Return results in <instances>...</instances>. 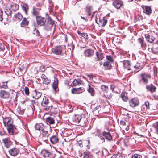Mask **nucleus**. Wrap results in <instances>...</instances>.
I'll return each instance as SVG.
<instances>
[{
	"label": "nucleus",
	"instance_id": "f257e3e1",
	"mask_svg": "<svg viewBox=\"0 0 158 158\" xmlns=\"http://www.w3.org/2000/svg\"><path fill=\"white\" fill-rule=\"evenodd\" d=\"M52 52L57 55L65 56L66 55L65 49L64 46H56L52 49Z\"/></svg>",
	"mask_w": 158,
	"mask_h": 158
},
{
	"label": "nucleus",
	"instance_id": "f03ea898",
	"mask_svg": "<svg viewBox=\"0 0 158 158\" xmlns=\"http://www.w3.org/2000/svg\"><path fill=\"white\" fill-rule=\"evenodd\" d=\"M151 78V76L148 73H144L140 75V79L139 81V85H146L148 82V80Z\"/></svg>",
	"mask_w": 158,
	"mask_h": 158
},
{
	"label": "nucleus",
	"instance_id": "7ed1b4c3",
	"mask_svg": "<svg viewBox=\"0 0 158 158\" xmlns=\"http://www.w3.org/2000/svg\"><path fill=\"white\" fill-rule=\"evenodd\" d=\"M55 22L52 20L51 18L49 17L47 19V21L44 27V30L49 31L51 29L53 25L55 24Z\"/></svg>",
	"mask_w": 158,
	"mask_h": 158
},
{
	"label": "nucleus",
	"instance_id": "20e7f679",
	"mask_svg": "<svg viewBox=\"0 0 158 158\" xmlns=\"http://www.w3.org/2000/svg\"><path fill=\"white\" fill-rule=\"evenodd\" d=\"M41 154L44 158H54L56 154L50 152L46 150H43L42 151Z\"/></svg>",
	"mask_w": 158,
	"mask_h": 158
},
{
	"label": "nucleus",
	"instance_id": "39448f33",
	"mask_svg": "<svg viewBox=\"0 0 158 158\" xmlns=\"http://www.w3.org/2000/svg\"><path fill=\"white\" fill-rule=\"evenodd\" d=\"M129 103L130 106L132 108H135L138 106L139 103V99L136 98L130 99Z\"/></svg>",
	"mask_w": 158,
	"mask_h": 158
},
{
	"label": "nucleus",
	"instance_id": "423d86ee",
	"mask_svg": "<svg viewBox=\"0 0 158 158\" xmlns=\"http://www.w3.org/2000/svg\"><path fill=\"white\" fill-rule=\"evenodd\" d=\"M50 134L48 131H45L44 130H42V132L40 135V138L43 141H45L48 139Z\"/></svg>",
	"mask_w": 158,
	"mask_h": 158
},
{
	"label": "nucleus",
	"instance_id": "0eeeda50",
	"mask_svg": "<svg viewBox=\"0 0 158 158\" xmlns=\"http://www.w3.org/2000/svg\"><path fill=\"white\" fill-rule=\"evenodd\" d=\"M82 115H80L78 114L75 115L73 118V121L75 122L78 123H81L84 122V117H83Z\"/></svg>",
	"mask_w": 158,
	"mask_h": 158
},
{
	"label": "nucleus",
	"instance_id": "6e6552de",
	"mask_svg": "<svg viewBox=\"0 0 158 158\" xmlns=\"http://www.w3.org/2000/svg\"><path fill=\"white\" fill-rule=\"evenodd\" d=\"M102 135L107 141L110 142L112 140V137L110 132L109 131L107 130L103 131L102 132Z\"/></svg>",
	"mask_w": 158,
	"mask_h": 158
},
{
	"label": "nucleus",
	"instance_id": "1a4fd4ad",
	"mask_svg": "<svg viewBox=\"0 0 158 158\" xmlns=\"http://www.w3.org/2000/svg\"><path fill=\"white\" fill-rule=\"evenodd\" d=\"M8 133L10 135L16 134L17 133V131L16 128L13 124L6 127Z\"/></svg>",
	"mask_w": 158,
	"mask_h": 158
},
{
	"label": "nucleus",
	"instance_id": "9d476101",
	"mask_svg": "<svg viewBox=\"0 0 158 158\" xmlns=\"http://www.w3.org/2000/svg\"><path fill=\"white\" fill-rule=\"evenodd\" d=\"M93 9L92 6L90 5H87L85 9V11L86 13V15L87 17L92 15L91 18L93 16V15L92 14V10Z\"/></svg>",
	"mask_w": 158,
	"mask_h": 158
},
{
	"label": "nucleus",
	"instance_id": "9b49d317",
	"mask_svg": "<svg viewBox=\"0 0 158 158\" xmlns=\"http://www.w3.org/2000/svg\"><path fill=\"white\" fill-rule=\"evenodd\" d=\"M3 122L5 126L6 127L13 125V120L10 118H3Z\"/></svg>",
	"mask_w": 158,
	"mask_h": 158
},
{
	"label": "nucleus",
	"instance_id": "f8f14e48",
	"mask_svg": "<svg viewBox=\"0 0 158 158\" xmlns=\"http://www.w3.org/2000/svg\"><path fill=\"white\" fill-rule=\"evenodd\" d=\"M84 53L85 57H90L94 55V50L92 49L88 48L85 50Z\"/></svg>",
	"mask_w": 158,
	"mask_h": 158
},
{
	"label": "nucleus",
	"instance_id": "ddd939ff",
	"mask_svg": "<svg viewBox=\"0 0 158 158\" xmlns=\"http://www.w3.org/2000/svg\"><path fill=\"white\" fill-rule=\"evenodd\" d=\"M37 24L40 26H43L46 22V19L41 16H37L36 18Z\"/></svg>",
	"mask_w": 158,
	"mask_h": 158
},
{
	"label": "nucleus",
	"instance_id": "4468645a",
	"mask_svg": "<svg viewBox=\"0 0 158 158\" xmlns=\"http://www.w3.org/2000/svg\"><path fill=\"white\" fill-rule=\"evenodd\" d=\"M96 58H95L96 61H98L102 60L104 58L103 54L101 51L96 52Z\"/></svg>",
	"mask_w": 158,
	"mask_h": 158
},
{
	"label": "nucleus",
	"instance_id": "2eb2a0df",
	"mask_svg": "<svg viewBox=\"0 0 158 158\" xmlns=\"http://www.w3.org/2000/svg\"><path fill=\"white\" fill-rule=\"evenodd\" d=\"M144 35L146 40L148 42L152 43L155 39V37L151 35V33H147Z\"/></svg>",
	"mask_w": 158,
	"mask_h": 158
},
{
	"label": "nucleus",
	"instance_id": "dca6fc26",
	"mask_svg": "<svg viewBox=\"0 0 158 158\" xmlns=\"http://www.w3.org/2000/svg\"><path fill=\"white\" fill-rule=\"evenodd\" d=\"M2 141L4 143L5 146L7 148H9L12 144V142L9 138L3 139Z\"/></svg>",
	"mask_w": 158,
	"mask_h": 158
},
{
	"label": "nucleus",
	"instance_id": "f3484780",
	"mask_svg": "<svg viewBox=\"0 0 158 158\" xmlns=\"http://www.w3.org/2000/svg\"><path fill=\"white\" fill-rule=\"evenodd\" d=\"M5 12L6 14L7 17L4 18L5 20L7 21L11 17L12 10L10 8L6 7L5 10Z\"/></svg>",
	"mask_w": 158,
	"mask_h": 158
},
{
	"label": "nucleus",
	"instance_id": "a211bd4d",
	"mask_svg": "<svg viewBox=\"0 0 158 158\" xmlns=\"http://www.w3.org/2000/svg\"><path fill=\"white\" fill-rule=\"evenodd\" d=\"M10 95L8 92L2 90L0 91V97L2 98H7L9 97Z\"/></svg>",
	"mask_w": 158,
	"mask_h": 158
},
{
	"label": "nucleus",
	"instance_id": "6ab92c4d",
	"mask_svg": "<svg viewBox=\"0 0 158 158\" xmlns=\"http://www.w3.org/2000/svg\"><path fill=\"white\" fill-rule=\"evenodd\" d=\"M19 152V150L18 148L15 147H14L9 151L10 154L13 156H15L17 155L18 154Z\"/></svg>",
	"mask_w": 158,
	"mask_h": 158
},
{
	"label": "nucleus",
	"instance_id": "aec40b11",
	"mask_svg": "<svg viewBox=\"0 0 158 158\" xmlns=\"http://www.w3.org/2000/svg\"><path fill=\"white\" fill-rule=\"evenodd\" d=\"M112 4L115 7L118 9L123 5V2L120 0H115L113 1Z\"/></svg>",
	"mask_w": 158,
	"mask_h": 158
},
{
	"label": "nucleus",
	"instance_id": "412c9836",
	"mask_svg": "<svg viewBox=\"0 0 158 158\" xmlns=\"http://www.w3.org/2000/svg\"><path fill=\"white\" fill-rule=\"evenodd\" d=\"M84 91V89L80 87L78 88H73L71 90V92L73 94H78L81 93Z\"/></svg>",
	"mask_w": 158,
	"mask_h": 158
},
{
	"label": "nucleus",
	"instance_id": "4be33fe9",
	"mask_svg": "<svg viewBox=\"0 0 158 158\" xmlns=\"http://www.w3.org/2000/svg\"><path fill=\"white\" fill-rule=\"evenodd\" d=\"M58 79L55 77L54 81L52 84V87L55 92H56V91L58 90Z\"/></svg>",
	"mask_w": 158,
	"mask_h": 158
},
{
	"label": "nucleus",
	"instance_id": "5701e85b",
	"mask_svg": "<svg viewBox=\"0 0 158 158\" xmlns=\"http://www.w3.org/2000/svg\"><path fill=\"white\" fill-rule=\"evenodd\" d=\"M99 25L103 27L105 26L107 22V20L106 19L105 17H99Z\"/></svg>",
	"mask_w": 158,
	"mask_h": 158
},
{
	"label": "nucleus",
	"instance_id": "b1692460",
	"mask_svg": "<svg viewBox=\"0 0 158 158\" xmlns=\"http://www.w3.org/2000/svg\"><path fill=\"white\" fill-rule=\"evenodd\" d=\"M40 9H41L40 8H37L35 6H33L31 11L32 15L33 16H36V18L37 16H38V15L39 14V10Z\"/></svg>",
	"mask_w": 158,
	"mask_h": 158
},
{
	"label": "nucleus",
	"instance_id": "393cba45",
	"mask_svg": "<svg viewBox=\"0 0 158 158\" xmlns=\"http://www.w3.org/2000/svg\"><path fill=\"white\" fill-rule=\"evenodd\" d=\"M45 122L48 125L54 124L55 123L54 118L51 117H48L47 118L45 119Z\"/></svg>",
	"mask_w": 158,
	"mask_h": 158
},
{
	"label": "nucleus",
	"instance_id": "a878e982",
	"mask_svg": "<svg viewBox=\"0 0 158 158\" xmlns=\"http://www.w3.org/2000/svg\"><path fill=\"white\" fill-rule=\"evenodd\" d=\"M143 12L147 15H149L152 13V10L151 7L148 6H143Z\"/></svg>",
	"mask_w": 158,
	"mask_h": 158
},
{
	"label": "nucleus",
	"instance_id": "bb28decb",
	"mask_svg": "<svg viewBox=\"0 0 158 158\" xmlns=\"http://www.w3.org/2000/svg\"><path fill=\"white\" fill-rule=\"evenodd\" d=\"M146 88L147 91H149L151 93L155 92L156 89V88L152 84L146 85Z\"/></svg>",
	"mask_w": 158,
	"mask_h": 158
},
{
	"label": "nucleus",
	"instance_id": "cd10ccee",
	"mask_svg": "<svg viewBox=\"0 0 158 158\" xmlns=\"http://www.w3.org/2000/svg\"><path fill=\"white\" fill-rule=\"evenodd\" d=\"M41 95V93L38 92L36 90H35L32 94V96L33 98L36 99H38L39 98Z\"/></svg>",
	"mask_w": 158,
	"mask_h": 158
},
{
	"label": "nucleus",
	"instance_id": "c85d7f7f",
	"mask_svg": "<svg viewBox=\"0 0 158 158\" xmlns=\"http://www.w3.org/2000/svg\"><path fill=\"white\" fill-rule=\"evenodd\" d=\"M10 6V8L11 10L15 12L18 10L19 8V6L18 5L15 3L13 2L11 3Z\"/></svg>",
	"mask_w": 158,
	"mask_h": 158
},
{
	"label": "nucleus",
	"instance_id": "c756f323",
	"mask_svg": "<svg viewBox=\"0 0 158 158\" xmlns=\"http://www.w3.org/2000/svg\"><path fill=\"white\" fill-rule=\"evenodd\" d=\"M25 109L19 106L16 109V114L17 115H22L24 112Z\"/></svg>",
	"mask_w": 158,
	"mask_h": 158
},
{
	"label": "nucleus",
	"instance_id": "7c9ffc66",
	"mask_svg": "<svg viewBox=\"0 0 158 158\" xmlns=\"http://www.w3.org/2000/svg\"><path fill=\"white\" fill-rule=\"evenodd\" d=\"M51 142L53 144L57 143L58 141V138L57 135H53L50 138Z\"/></svg>",
	"mask_w": 158,
	"mask_h": 158
},
{
	"label": "nucleus",
	"instance_id": "2f4dec72",
	"mask_svg": "<svg viewBox=\"0 0 158 158\" xmlns=\"http://www.w3.org/2000/svg\"><path fill=\"white\" fill-rule=\"evenodd\" d=\"M103 66L105 69L109 70L111 68V65L110 61H106L103 64Z\"/></svg>",
	"mask_w": 158,
	"mask_h": 158
},
{
	"label": "nucleus",
	"instance_id": "473e14b6",
	"mask_svg": "<svg viewBox=\"0 0 158 158\" xmlns=\"http://www.w3.org/2000/svg\"><path fill=\"white\" fill-rule=\"evenodd\" d=\"M138 42L141 44V47L144 49L146 48V45L143 38H139L138 39Z\"/></svg>",
	"mask_w": 158,
	"mask_h": 158
},
{
	"label": "nucleus",
	"instance_id": "72a5a7b5",
	"mask_svg": "<svg viewBox=\"0 0 158 158\" xmlns=\"http://www.w3.org/2000/svg\"><path fill=\"white\" fill-rule=\"evenodd\" d=\"M43 109L46 111L51 112L52 108L53 106L52 105L48 106V105H43Z\"/></svg>",
	"mask_w": 158,
	"mask_h": 158
},
{
	"label": "nucleus",
	"instance_id": "f704fd0d",
	"mask_svg": "<svg viewBox=\"0 0 158 158\" xmlns=\"http://www.w3.org/2000/svg\"><path fill=\"white\" fill-rule=\"evenodd\" d=\"M123 66L125 68H127L128 70H130L129 68L131 65L130 61L128 60H124L123 62Z\"/></svg>",
	"mask_w": 158,
	"mask_h": 158
},
{
	"label": "nucleus",
	"instance_id": "c9c22d12",
	"mask_svg": "<svg viewBox=\"0 0 158 158\" xmlns=\"http://www.w3.org/2000/svg\"><path fill=\"white\" fill-rule=\"evenodd\" d=\"M43 125L42 124L40 123L36 124L35 126L36 130H41L42 131L43 130Z\"/></svg>",
	"mask_w": 158,
	"mask_h": 158
},
{
	"label": "nucleus",
	"instance_id": "e433bc0d",
	"mask_svg": "<svg viewBox=\"0 0 158 158\" xmlns=\"http://www.w3.org/2000/svg\"><path fill=\"white\" fill-rule=\"evenodd\" d=\"M29 21L27 20L26 18H23L22 22L20 24L21 27H23L24 26H26L28 25Z\"/></svg>",
	"mask_w": 158,
	"mask_h": 158
},
{
	"label": "nucleus",
	"instance_id": "4c0bfd02",
	"mask_svg": "<svg viewBox=\"0 0 158 158\" xmlns=\"http://www.w3.org/2000/svg\"><path fill=\"white\" fill-rule=\"evenodd\" d=\"M152 52L156 54H158V44L154 45L152 48Z\"/></svg>",
	"mask_w": 158,
	"mask_h": 158
},
{
	"label": "nucleus",
	"instance_id": "58836bf2",
	"mask_svg": "<svg viewBox=\"0 0 158 158\" xmlns=\"http://www.w3.org/2000/svg\"><path fill=\"white\" fill-rule=\"evenodd\" d=\"M134 67L136 69V70H134V72L135 73L139 72L141 69L140 64L139 63H137L134 66Z\"/></svg>",
	"mask_w": 158,
	"mask_h": 158
},
{
	"label": "nucleus",
	"instance_id": "ea45409f",
	"mask_svg": "<svg viewBox=\"0 0 158 158\" xmlns=\"http://www.w3.org/2000/svg\"><path fill=\"white\" fill-rule=\"evenodd\" d=\"M22 8L23 10L24 11L25 14L27 15L28 10V5L26 4H23L22 5Z\"/></svg>",
	"mask_w": 158,
	"mask_h": 158
},
{
	"label": "nucleus",
	"instance_id": "a19ab883",
	"mask_svg": "<svg viewBox=\"0 0 158 158\" xmlns=\"http://www.w3.org/2000/svg\"><path fill=\"white\" fill-rule=\"evenodd\" d=\"M121 98L125 102H127L128 99V96L127 93L125 92H123L121 94Z\"/></svg>",
	"mask_w": 158,
	"mask_h": 158
},
{
	"label": "nucleus",
	"instance_id": "79ce46f5",
	"mask_svg": "<svg viewBox=\"0 0 158 158\" xmlns=\"http://www.w3.org/2000/svg\"><path fill=\"white\" fill-rule=\"evenodd\" d=\"M89 89H88V92L91 94V95L92 96H94V89L91 87L89 85H88Z\"/></svg>",
	"mask_w": 158,
	"mask_h": 158
},
{
	"label": "nucleus",
	"instance_id": "37998d69",
	"mask_svg": "<svg viewBox=\"0 0 158 158\" xmlns=\"http://www.w3.org/2000/svg\"><path fill=\"white\" fill-rule=\"evenodd\" d=\"M77 33L80 36L83 37L85 39H87L88 38V35L86 33H81L80 31H77Z\"/></svg>",
	"mask_w": 158,
	"mask_h": 158
},
{
	"label": "nucleus",
	"instance_id": "c03bdc74",
	"mask_svg": "<svg viewBox=\"0 0 158 158\" xmlns=\"http://www.w3.org/2000/svg\"><path fill=\"white\" fill-rule=\"evenodd\" d=\"M142 108H144L146 110L149 108V103L148 101L146 102L142 106Z\"/></svg>",
	"mask_w": 158,
	"mask_h": 158
},
{
	"label": "nucleus",
	"instance_id": "a18cd8bd",
	"mask_svg": "<svg viewBox=\"0 0 158 158\" xmlns=\"http://www.w3.org/2000/svg\"><path fill=\"white\" fill-rule=\"evenodd\" d=\"M15 16L16 19H17L19 21H21L23 18L22 15L19 13L15 14Z\"/></svg>",
	"mask_w": 158,
	"mask_h": 158
},
{
	"label": "nucleus",
	"instance_id": "49530a36",
	"mask_svg": "<svg viewBox=\"0 0 158 158\" xmlns=\"http://www.w3.org/2000/svg\"><path fill=\"white\" fill-rule=\"evenodd\" d=\"M43 103L44 104V105H48L49 103V100L45 96H44L43 98Z\"/></svg>",
	"mask_w": 158,
	"mask_h": 158
},
{
	"label": "nucleus",
	"instance_id": "de8ad7c7",
	"mask_svg": "<svg viewBox=\"0 0 158 158\" xmlns=\"http://www.w3.org/2000/svg\"><path fill=\"white\" fill-rule=\"evenodd\" d=\"M101 89L105 92L108 91V86L104 85H101Z\"/></svg>",
	"mask_w": 158,
	"mask_h": 158
},
{
	"label": "nucleus",
	"instance_id": "09e8293b",
	"mask_svg": "<svg viewBox=\"0 0 158 158\" xmlns=\"http://www.w3.org/2000/svg\"><path fill=\"white\" fill-rule=\"evenodd\" d=\"M42 81L43 83L46 85L48 84L51 81L49 79H48L47 77Z\"/></svg>",
	"mask_w": 158,
	"mask_h": 158
},
{
	"label": "nucleus",
	"instance_id": "8fccbe9b",
	"mask_svg": "<svg viewBox=\"0 0 158 158\" xmlns=\"http://www.w3.org/2000/svg\"><path fill=\"white\" fill-rule=\"evenodd\" d=\"M104 96L108 99L110 98L112 96V95L110 93H108V91L104 93Z\"/></svg>",
	"mask_w": 158,
	"mask_h": 158
},
{
	"label": "nucleus",
	"instance_id": "3c124183",
	"mask_svg": "<svg viewBox=\"0 0 158 158\" xmlns=\"http://www.w3.org/2000/svg\"><path fill=\"white\" fill-rule=\"evenodd\" d=\"M3 12L2 9H0V21L2 22L3 20H4V18H5L3 17Z\"/></svg>",
	"mask_w": 158,
	"mask_h": 158
},
{
	"label": "nucleus",
	"instance_id": "603ef678",
	"mask_svg": "<svg viewBox=\"0 0 158 158\" xmlns=\"http://www.w3.org/2000/svg\"><path fill=\"white\" fill-rule=\"evenodd\" d=\"M153 126L155 128V131L158 134V122L155 123L153 124Z\"/></svg>",
	"mask_w": 158,
	"mask_h": 158
},
{
	"label": "nucleus",
	"instance_id": "864d4df0",
	"mask_svg": "<svg viewBox=\"0 0 158 158\" xmlns=\"http://www.w3.org/2000/svg\"><path fill=\"white\" fill-rule=\"evenodd\" d=\"M132 158H142V156L140 154H135L132 156Z\"/></svg>",
	"mask_w": 158,
	"mask_h": 158
},
{
	"label": "nucleus",
	"instance_id": "5fc2aeb1",
	"mask_svg": "<svg viewBox=\"0 0 158 158\" xmlns=\"http://www.w3.org/2000/svg\"><path fill=\"white\" fill-rule=\"evenodd\" d=\"M106 58L107 59L106 61H110V62L112 63L113 61V59L110 56H107L106 57Z\"/></svg>",
	"mask_w": 158,
	"mask_h": 158
},
{
	"label": "nucleus",
	"instance_id": "6e6d98bb",
	"mask_svg": "<svg viewBox=\"0 0 158 158\" xmlns=\"http://www.w3.org/2000/svg\"><path fill=\"white\" fill-rule=\"evenodd\" d=\"M90 154L88 152H84V154L83 156V158H90Z\"/></svg>",
	"mask_w": 158,
	"mask_h": 158
},
{
	"label": "nucleus",
	"instance_id": "4d7b16f0",
	"mask_svg": "<svg viewBox=\"0 0 158 158\" xmlns=\"http://www.w3.org/2000/svg\"><path fill=\"white\" fill-rule=\"evenodd\" d=\"M24 90L25 94L27 95H28L29 94V89L28 87H25L24 88Z\"/></svg>",
	"mask_w": 158,
	"mask_h": 158
},
{
	"label": "nucleus",
	"instance_id": "13d9d810",
	"mask_svg": "<svg viewBox=\"0 0 158 158\" xmlns=\"http://www.w3.org/2000/svg\"><path fill=\"white\" fill-rule=\"evenodd\" d=\"M5 49L4 45L3 43H0V51H3Z\"/></svg>",
	"mask_w": 158,
	"mask_h": 158
},
{
	"label": "nucleus",
	"instance_id": "bf43d9fd",
	"mask_svg": "<svg viewBox=\"0 0 158 158\" xmlns=\"http://www.w3.org/2000/svg\"><path fill=\"white\" fill-rule=\"evenodd\" d=\"M73 85L74 86H75L78 85L77 83V79L74 80L73 82Z\"/></svg>",
	"mask_w": 158,
	"mask_h": 158
},
{
	"label": "nucleus",
	"instance_id": "052dcab7",
	"mask_svg": "<svg viewBox=\"0 0 158 158\" xmlns=\"http://www.w3.org/2000/svg\"><path fill=\"white\" fill-rule=\"evenodd\" d=\"M1 86L2 88H5V89H6V88H7V87H8L7 83H4Z\"/></svg>",
	"mask_w": 158,
	"mask_h": 158
},
{
	"label": "nucleus",
	"instance_id": "680f3d73",
	"mask_svg": "<svg viewBox=\"0 0 158 158\" xmlns=\"http://www.w3.org/2000/svg\"><path fill=\"white\" fill-rule=\"evenodd\" d=\"M6 135V133L3 130H0V135L1 136L5 135Z\"/></svg>",
	"mask_w": 158,
	"mask_h": 158
},
{
	"label": "nucleus",
	"instance_id": "e2e57ef3",
	"mask_svg": "<svg viewBox=\"0 0 158 158\" xmlns=\"http://www.w3.org/2000/svg\"><path fill=\"white\" fill-rule=\"evenodd\" d=\"M34 34H35L37 36H39L40 35V33L37 30H36L34 31Z\"/></svg>",
	"mask_w": 158,
	"mask_h": 158
},
{
	"label": "nucleus",
	"instance_id": "0e129e2a",
	"mask_svg": "<svg viewBox=\"0 0 158 158\" xmlns=\"http://www.w3.org/2000/svg\"><path fill=\"white\" fill-rule=\"evenodd\" d=\"M99 138L102 141V143H104L105 142V139L102 136H100Z\"/></svg>",
	"mask_w": 158,
	"mask_h": 158
},
{
	"label": "nucleus",
	"instance_id": "69168bd1",
	"mask_svg": "<svg viewBox=\"0 0 158 158\" xmlns=\"http://www.w3.org/2000/svg\"><path fill=\"white\" fill-rule=\"evenodd\" d=\"M111 158H118V154H116L113 155Z\"/></svg>",
	"mask_w": 158,
	"mask_h": 158
},
{
	"label": "nucleus",
	"instance_id": "338daca9",
	"mask_svg": "<svg viewBox=\"0 0 158 158\" xmlns=\"http://www.w3.org/2000/svg\"><path fill=\"white\" fill-rule=\"evenodd\" d=\"M115 87V86L113 85H110V89L112 90V91H114V89Z\"/></svg>",
	"mask_w": 158,
	"mask_h": 158
},
{
	"label": "nucleus",
	"instance_id": "774afa93",
	"mask_svg": "<svg viewBox=\"0 0 158 158\" xmlns=\"http://www.w3.org/2000/svg\"><path fill=\"white\" fill-rule=\"evenodd\" d=\"M46 77H47L44 74H42L41 76V78L42 80L44 79H45Z\"/></svg>",
	"mask_w": 158,
	"mask_h": 158
}]
</instances>
